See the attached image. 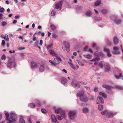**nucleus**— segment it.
<instances>
[{
	"label": "nucleus",
	"mask_w": 123,
	"mask_h": 123,
	"mask_svg": "<svg viewBox=\"0 0 123 123\" xmlns=\"http://www.w3.org/2000/svg\"><path fill=\"white\" fill-rule=\"evenodd\" d=\"M6 44L4 40H2V45L3 46H4Z\"/></svg>",
	"instance_id": "obj_51"
},
{
	"label": "nucleus",
	"mask_w": 123,
	"mask_h": 123,
	"mask_svg": "<svg viewBox=\"0 0 123 123\" xmlns=\"http://www.w3.org/2000/svg\"><path fill=\"white\" fill-rule=\"evenodd\" d=\"M97 55H96V56H97V57H96L95 58L91 60V61L92 62H95L94 63V64L95 65H97L98 64V62L97 61H99L100 59V58H99L100 56H101L103 55V54H97Z\"/></svg>",
	"instance_id": "obj_8"
},
{
	"label": "nucleus",
	"mask_w": 123,
	"mask_h": 123,
	"mask_svg": "<svg viewBox=\"0 0 123 123\" xmlns=\"http://www.w3.org/2000/svg\"><path fill=\"white\" fill-rule=\"evenodd\" d=\"M89 109L85 107L82 109L83 112L84 113H88L89 112Z\"/></svg>",
	"instance_id": "obj_19"
},
{
	"label": "nucleus",
	"mask_w": 123,
	"mask_h": 123,
	"mask_svg": "<svg viewBox=\"0 0 123 123\" xmlns=\"http://www.w3.org/2000/svg\"><path fill=\"white\" fill-rule=\"evenodd\" d=\"M55 11L54 10H52L51 12V15L52 16H54L55 15Z\"/></svg>",
	"instance_id": "obj_33"
},
{
	"label": "nucleus",
	"mask_w": 123,
	"mask_h": 123,
	"mask_svg": "<svg viewBox=\"0 0 123 123\" xmlns=\"http://www.w3.org/2000/svg\"><path fill=\"white\" fill-rule=\"evenodd\" d=\"M116 113H113L111 112H108L106 117H107L110 118L112 117L114 114H116Z\"/></svg>",
	"instance_id": "obj_18"
},
{
	"label": "nucleus",
	"mask_w": 123,
	"mask_h": 123,
	"mask_svg": "<svg viewBox=\"0 0 123 123\" xmlns=\"http://www.w3.org/2000/svg\"><path fill=\"white\" fill-rule=\"evenodd\" d=\"M19 18V16H18V15L15 16L14 17V18L16 19H18Z\"/></svg>",
	"instance_id": "obj_64"
},
{
	"label": "nucleus",
	"mask_w": 123,
	"mask_h": 123,
	"mask_svg": "<svg viewBox=\"0 0 123 123\" xmlns=\"http://www.w3.org/2000/svg\"><path fill=\"white\" fill-rule=\"evenodd\" d=\"M101 1L100 0H97L96 1L95 3V5L96 6H98L100 4Z\"/></svg>",
	"instance_id": "obj_28"
},
{
	"label": "nucleus",
	"mask_w": 123,
	"mask_h": 123,
	"mask_svg": "<svg viewBox=\"0 0 123 123\" xmlns=\"http://www.w3.org/2000/svg\"><path fill=\"white\" fill-rule=\"evenodd\" d=\"M38 64L32 61L31 64V67L32 68H36L38 66Z\"/></svg>",
	"instance_id": "obj_15"
},
{
	"label": "nucleus",
	"mask_w": 123,
	"mask_h": 123,
	"mask_svg": "<svg viewBox=\"0 0 123 123\" xmlns=\"http://www.w3.org/2000/svg\"><path fill=\"white\" fill-rule=\"evenodd\" d=\"M105 70L107 71H109L110 69V68L109 65H107L105 66Z\"/></svg>",
	"instance_id": "obj_31"
},
{
	"label": "nucleus",
	"mask_w": 123,
	"mask_h": 123,
	"mask_svg": "<svg viewBox=\"0 0 123 123\" xmlns=\"http://www.w3.org/2000/svg\"><path fill=\"white\" fill-rule=\"evenodd\" d=\"M77 62L81 66H84L83 64L82 63V62H80L79 60H76Z\"/></svg>",
	"instance_id": "obj_37"
},
{
	"label": "nucleus",
	"mask_w": 123,
	"mask_h": 123,
	"mask_svg": "<svg viewBox=\"0 0 123 123\" xmlns=\"http://www.w3.org/2000/svg\"><path fill=\"white\" fill-rule=\"evenodd\" d=\"M102 87L104 88H106L107 89L106 92L107 93L110 94H112L113 92L111 91L112 87L109 86L107 85H103Z\"/></svg>",
	"instance_id": "obj_7"
},
{
	"label": "nucleus",
	"mask_w": 123,
	"mask_h": 123,
	"mask_svg": "<svg viewBox=\"0 0 123 123\" xmlns=\"http://www.w3.org/2000/svg\"><path fill=\"white\" fill-rule=\"evenodd\" d=\"M52 120L53 122H54L57 120L55 116L54 115H52L51 116Z\"/></svg>",
	"instance_id": "obj_29"
},
{
	"label": "nucleus",
	"mask_w": 123,
	"mask_h": 123,
	"mask_svg": "<svg viewBox=\"0 0 123 123\" xmlns=\"http://www.w3.org/2000/svg\"><path fill=\"white\" fill-rule=\"evenodd\" d=\"M105 65V62L103 61H101L100 62L98 66L101 68L103 67Z\"/></svg>",
	"instance_id": "obj_26"
},
{
	"label": "nucleus",
	"mask_w": 123,
	"mask_h": 123,
	"mask_svg": "<svg viewBox=\"0 0 123 123\" xmlns=\"http://www.w3.org/2000/svg\"><path fill=\"white\" fill-rule=\"evenodd\" d=\"M15 115L13 113H12L11 114L10 117L8 120V123H16L15 118Z\"/></svg>",
	"instance_id": "obj_4"
},
{
	"label": "nucleus",
	"mask_w": 123,
	"mask_h": 123,
	"mask_svg": "<svg viewBox=\"0 0 123 123\" xmlns=\"http://www.w3.org/2000/svg\"><path fill=\"white\" fill-rule=\"evenodd\" d=\"M76 112L75 111H71L68 114V116L71 119H73L75 118L76 114Z\"/></svg>",
	"instance_id": "obj_6"
},
{
	"label": "nucleus",
	"mask_w": 123,
	"mask_h": 123,
	"mask_svg": "<svg viewBox=\"0 0 123 123\" xmlns=\"http://www.w3.org/2000/svg\"><path fill=\"white\" fill-rule=\"evenodd\" d=\"M52 38H58V36L55 33H53L52 35Z\"/></svg>",
	"instance_id": "obj_35"
},
{
	"label": "nucleus",
	"mask_w": 123,
	"mask_h": 123,
	"mask_svg": "<svg viewBox=\"0 0 123 123\" xmlns=\"http://www.w3.org/2000/svg\"><path fill=\"white\" fill-rule=\"evenodd\" d=\"M25 49V48L24 47H19L18 48V49L19 50H21L23 49Z\"/></svg>",
	"instance_id": "obj_57"
},
{
	"label": "nucleus",
	"mask_w": 123,
	"mask_h": 123,
	"mask_svg": "<svg viewBox=\"0 0 123 123\" xmlns=\"http://www.w3.org/2000/svg\"><path fill=\"white\" fill-rule=\"evenodd\" d=\"M8 66L10 68L14 67L15 65L14 58L13 56L8 57Z\"/></svg>",
	"instance_id": "obj_2"
},
{
	"label": "nucleus",
	"mask_w": 123,
	"mask_h": 123,
	"mask_svg": "<svg viewBox=\"0 0 123 123\" xmlns=\"http://www.w3.org/2000/svg\"><path fill=\"white\" fill-rule=\"evenodd\" d=\"M98 109L99 110H102L103 109V106L101 105H99L98 106Z\"/></svg>",
	"instance_id": "obj_36"
},
{
	"label": "nucleus",
	"mask_w": 123,
	"mask_h": 123,
	"mask_svg": "<svg viewBox=\"0 0 123 123\" xmlns=\"http://www.w3.org/2000/svg\"><path fill=\"white\" fill-rule=\"evenodd\" d=\"M99 94L100 95L102 96L105 98H106L107 97L106 94L102 92H99Z\"/></svg>",
	"instance_id": "obj_23"
},
{
	"label": "nucleus",
	"mask_w": 123,
	"mask_h": 123,
	"mask_svg": "<svg viewBox=\"0 0 123 123\" xmlns=\"http://www.w3.org/2000/svg\"><path fill=\"white\" fill-rule=\"evenodd\" d=\"M97 99L99 102L100 103L102 104H103L104 103L103 100L101 97H98L97 98Z\"/></svg>",
	"instance_id": "obj_22"
},
{
	"label": "nucleus",
	"mask_w": 123,
	"mask_h": 123,
	"mask_svg": "<svg viewBox=\"0 0 123 123\" xmlns=\"http://www.w3.org/2000/svg\"><path fill=\"white\" fill-rule=\"evenodd\" d=\"M115 77L117 79H119L120 78L121 79L123 80V73L122 74L120 73L119 76L114 74Z\"/></svg>",
	"instance_id": "obj_16"
},
{
	"label": "nucleus",
	"mask_w": 123,
	"mask_h": 123,
	"mask_svg": "<svg viewBox=\"0 0 123 123\" xmlns=\"http://www.w3.org/2000/svg\"><path fill=\"white\" fill-rule=\"evenodd\" d=\"M68 63L69 64L70 67L74 70L77 69L79 67V66L78 65H76V66L75 65L72 64V60L71 59L69 60V61L68 62Z\"/></svg>",
	"instance_id": "obj_12"
},
{
	"label": "nucleus",
	"mask_w": 123,
	"mask_h": 123,
	"mask_svg": "<svg viewBox=\"0 0 123 123\" xmlns=\"http://www.w3.org/2000/svg\"><path fill=\"white\" fill-rule=\"evenodd\" d=\"M85 14L88 17H90L92 15V13L90 11H89L86 12Z\"/></svg>",
	"instance_id": "obj_25"
},
{
	"label": "nucleus",
	"mask_w": 123,
	"mask_h": 123,
	"mask_svg": "<svg viewBox=\"0 0 123 123\" xmlns=\"http://www.w3.org/2000/svg\"><path fill=\"white\" fill-rule=\"evenodd\" d=\"M4 39L6 40V41L8 42L9 40V39L8 37V36L7 34L5 35V37H4Z\"/></svg>",
	"instance_id": "obj_34"
},
{
	"label": "nucleus",
	"mask_w": 123,
	"mask_h": 123,
	"mask_svg": "<svg viewBox=\"0 0 123 123\" xmlns=\"http://www.w3.org/2000/svg\"><path fill=\"white\" fill-rule=\"evenodd\" d=\"M86 55H85V54H84V56L85 57H86L88 59H90L92 57V56L91 55V54H86Z\"/></svg>",
	"instance_id": "obj_32"
},
{
	"label": "nucleus",
	"mask_w": 123,
	"mask_h": 123,
	"mask_svg": "<svg viewBox=\"0 0 123 123\" xmlns=\"http://www.w3.org/2000/svg\"><path fill=\"white\" fill-rule=\"evenodd\" d=\"M88 46H86L84 48V51L86 50L88 48Z\"/></svg>",
	"instance_id": "obj_55"
},
{
	"label": "nucleus",
	"mask_w": 123,
	"mask_h": 123,
	"mask_svg": "<svg viewBox=\"0 0 123 123\" xmlns=\"http://www.w3.org/2000/svg\"><path fill=\"white\" fill-rule=\"evenodd\" d=\"M63 3V0H61L59 1L55 5V8L57 9H60L61 10L62 8V6Z\"/></svg>",
	"instance_id": "obj_9"
},
{
	"label": "nucleus",
	"mask_w": 123,
	"mask_h": 123,
	"mask_svg": "<svg viewBox=\"0 0 123 123\" xmlns=\"http://www.w3.org/2000/svg\"><path fill=\"white\" fill-rule=\"evenodd\" d=\"M55 112L56 113H58L60 112V114L63 117L65 116V114L64 111L62 110L60 108H58L55 110Z\"/></svg>",
	"instance_id": "obj_10"
},
{
	"label": "nucleus",
	"mask_w": 123,
	"mask_h": 123,
	"mask_svg": "<svg viewBox=\"0 0 123 123\" xmlns=\"http://www.w3.org/2000/svg\"><path fill=\"white\" fill-rule=\"evenodd\" d=\"M49 52L50 54H56L55 52L53 50H49Z\"/></svg>",
	"instance_id": "obj_39"
},
{
	"label": "nucleus",
	"mask_w": 123,
	"mask_h": 123,
	"mask_svg": "<svg viewBox=\"0 0 123 123\" xmlns=\"http://www.w3.org/2000/svg\"><path fill=\"white\" fill-rule=\"evenodd\" d=\"M41 111L42 112L44 113H46V111L45 109H42L41 110Z\"/></svg>",
	"instance_id": "obj_52"
},
{
	"label": "nucleus",
	"mask_w": 123,
	"mask_h": 123,
	"mask_svg": "<svg viewBox=\"0 0 123 123\" xmlns=\"http://www.w3.org/2000/svg\"><path fill=\"white\" fill-rule=\"evenodd\" d=\"M1 25L2 26H4L6 25L7 24V23L5 21H2L1 22Z\"/></svg>",
	"instance_id": "obj_41"
},
{
	"label": "nucleus",
	"mask_w": 123,
	"mask_h": 123,
	"mask_svg": "<svg viewBox=\"0 0 123 123\" xmlns=\"http://www.w3.org/2000/svg\"><path fill=\"white\" fill-rule=\"evenodd\" d=\"M84 87H85L86 89L88 90H89L90 89V88L89 87L85 86H84Z\"/></svg>",
	"instance_id": "obj_63"
},
{
	"label": "nucleus",
	"mask_w": 123,
	"mask_h": 123,
	"mask_svg": "<svg viewBox=\"0 0 123 123\" xmlns=\"http://www.w3.org/2000/svg\"><path fill=\"white\" fill-rule=\"evenodd\" d=\"M57 119L59 120H61L62 119V117L60 116H57Z\"/></svg>",
	"instance_id": "obj_43"
},
{
	"label": "nucleus",
	"mask_w": 123,
	"mask_h": 123,
	"mask_svg": "<svg viewBox=\"0 0 123 123\" xmlns=\"http://www.w3.org/2000/svg\"><path fill=\"white\" fill-rule=\"evenodd\" d=\"M44 68L43 66L42 65L40 66L39 68V71L40 72H42L44 70Z\"/></svg>",
	"instance_id": "obj_30"
},
{
	"label": "nucleus",
	"mask_w": 123,
	"mask_h": 123,
	"mask_svg": "<svg viewBox=\"0 0 123 123\" xmlns=\"http://www.w3.org/2000/svg\"><path fill=\"white\" fill-rule=\"evenodd\" d=\"M3 15L1 13H0V19H3Z\"/></svg>",
	"instance_id": "obj_56"
},
{
	"label": "nucleus",
	"mask_w": 123,
	"mask_h": 123,
	"mask_svg": "<svg viewBox=\"0 0 123 123\" xmlns=\"http://www.w3.org/2000/svg\"><path fill=\"white\" fill-rule=\"evenodd\" d=\"M4 9L3 8H2L0 9V12H2L4 11Z\"/></svg>",
	"instance_id": "obj_53"
},
{
	"label": "nucleus",
	"mask_w": 123,
	"mask_h": 123,
	"mask_svg": "<svg viewBox=\"0 0 123 123\" xmlns=\"http://www.w3.org/2000/svg\"><path fill=\"white\" fill-rule=\"evenodd\" d=\"M49 62L51 63V65H54V62L50 60H49Z\"/></svg>",
	"instance_id": "obj_59"
},
{
	"label": "nucleus",
	"mask_w": 123,
	"mask_h": 123,
	"mask_svg": "<svg viewBox=\"0 0 123 123\" xmlns=\"http://www.w3.org/2000/svg\"><path fill=\"white\" fill-rule=\"evenodd\" d=\"M113 42L114 45H116L119 42L118 38L116 37H114L113 39Z\"/></svg>",
	"instance_id": "obj_14"
},
{
	"label": "nucleus",
	"mask_w": 123,
	"mask_h": 123,
	"mask_svg": "<svg viewBox=\"0 0 123 123\" xmlns=\"http://www.w3.org/2000/svg\"><path fill=\"white\" fill-rule=\"evenodd\" d=\"M36 33H35V34H34L33 35V37H33L32 40L33 41H36L37 40V38L36 37H35V34H36Z\"/></svg>",
	"instance_id": "obj_46"
},
{
	"label": "nucleus",
	"mask_w": 123,
	"mask_h": 123,
	"mask_svg": "<svg viewBox=\"0 0 123 123\" xmlns=\"http://www.w3.org/2000/svg\"><path fill=\"white\" fill-rule=\"evenodd\" d=\"M113 49L115 51H117L118 50L116 46L114 47Z\"/></svg>",
	"instance_id": "obj_54"
},
{
	"label": "nucleus",
	"mask_w": 123,
	"mask_h": 123,
	"mask_svg": "<svg viewBox=\"0 0 123 123\" xmlns=\"http://www.w3.org/2000/svg\"><path fill=\"white\" fill-rule=\"evenodd\" d=\"M64 44L65 45V47L66 48V50L68 51H70L69 48L70 47L69 43L68 42H65L64 43Z\"/></svg>",
	"instance_id": "obj_13"
},
{
	"label": "nucleus",
	"mask_w": 123,
	"mask_h": 123,
	"mask_svg": "<svg viewBox=\"0 0 123 123\" xmlns=\"http://www.w3.org/2000/svg\"><path fill=\"white\" fill-rule=\"evenodd\" d=\"M82 9V7L80 6H78L76 7V9L77 11H80Z\"/></svg>",
	"instance_id": "obj_38"
},
{
	"label": "nucleus",
	"mask_w": 123,
	"mask_h": 123,
	"mask_svg": "<svg viewBox=\"0 0 123 123\" xmlns=\"http://www.w3.org/2000/svg\"><path fill=\"white\" fill-rule=\"evenodd\" d=\"M84 93L83 91H81L78 92L77 96L80 97V99L82 102H86L87 101L88 99L87 97L85 96H83Z\"/></svg>",
	"instance_id": "obj_3"
},
{
	"label": "nucleus",
	"mask_w": 123,
	"mask_h": 123,
	"mask_svg": "<svg viewBox=\"0 0 123 123\" xmlns=\"http://www.w3.org/2000/svg\"><path fill=\"white\" fill-rule=\"evenodd\" d=\"M43 41L42 40H40L39 44L40 45H42L43 43Z\"/></svg>",
	"instance_id": "obj_58"
},
{
	"label": "nucleus",
	"mask_w": 123,
	"mask_h": 123,
	"mask_svg": "<svg viewBox=\"0 0 123 123\" xmlns=\"http://www.w3.org/2000/svg\"><path fill=\"white\" fill-rule=\"evenodd\" d=\"M6 56L4 54H3L1 58L2 60H5L6 59Z\"/></svg>",
	"instance_id": "obj_50"
},
{
	"label": "nucleus",
	"mask_w": 123,
	"mask_h": 123,
	"mask_svg": "<svg viewBox=\"0 0 123 123\" xmlns=\"http://www.w3.org/2000/svg\"><path fill=\"white\" fill-rule=\"evenodd\" d=\"M29 105L32 108L35 107V104H34L31 103Z\"/></svg>",
	"instance_id": "obj_47"
},
{
	"label": "nucleus",
	"mask_w": 123,
	"mask_h": 123,
	"mask_svg": "<svg viewBox=\"0 0 123 123\" xmlns=\"http://www.w3.org/2000/svg\"><path fill=\"white\" fill-rule=\"evenodd\" d=\"M104 51L105 52H107L108 53L107 54H110V50L108 49L105 48L104 49Z\"/></svg>",
	"instance_id": "obj_42"
},
{
	"label": "nucleus",
	"mask_w": 123,
	"mask_h": 123,
	"mask_svg": "<svg viewBox=\"0 0 123 123\" xmlns=\"http://www.w3.org/2000/svg\"><path fill=\"white\" fill-rule=\"evenodd\" d=\"M107 111L106 110L104 111L101 112V113L102 114L104 115H106L107 116V113H108Z\"/></svg>",
	"instance_id": "obj_27"
},
{
	"label": "nucleus",
	"mask_w": 123,
	"mask_h": 123,
	"mask_svg": "<svg viewBox=\"0 0 123 123\" xmlns=\"http://www.w3.org/2000/svg\"><path fill=\"white\" fill-rule=\"evenodd\" d=\"M61 83L64 85H66L67 84V80L65 78H63L62 79Z\"/></svg>",
	"instance_id": "obj_17"
},
{
	"label": "nucleus",
	"mask_w": 123,
	"mask_h": 123,
	"mask_svg": "<svg viewBox=\"0 0 123 123\" xmlns=\"http://www.w3.org/2000/svg\"><path fill=\"white\" fill-rule=\"evenodd\" d=\"M117 18V16L114 15L112 16V18L111 17V18L116 24H120L121 22V20L120 19H116Z\"/></svg>",
	"instance_id": "obj_11"
},
{
	"label": "nucleus",
	"mask_w": 123,
	"mask_h": 123,
	"mask_svg": "<svg viewBox=\"0 0 123 123\" xmlns=\"http://www.w3.org/2000/svg\"><path fill=\"white\" fill-rule=\"evenodd\" d=\"M9 52L10 53H14L15 52V51L14 50H10L9 51Z\"/></svg>",
	"instance_id": "obj_61"
},
{
	"label": "nucleus",
	"mask_w": 123,
	"mask_h": 123,
	"mask_svg": "<svg viewBox=\"0 0 123 123\" xmlns=\"http://www.w3.org/2000/svg\"><path fill=\"white\" fill-rule=\"evenodd\" d=\"M106 43L108 45H110L111 44V42L110 41L107 40L106 41Z\"/></svg>",
	"instance_id": "obj_48"
},
{
	"label": "nucleus",
	"mask_w": 123,
	"mask_h": 123,
	"mask_svg": "<svg viewBox=\"0 0 123 123\" xmlns=\"http://www.w3.org/2000/svg\"><path fill=\"white\" fill-rule=\"evenodd\" d=\"M115 87L119 89L122 90L123 89V87L122 86H115Z\"/></svg>",
	"instance_id": "obj_40"
},
{
	"label": "nucleus",
	"mask_w": 123,
	"mask_h": 123,
	"mask_svg": "<svg viewBox=\"0 0 123 123\" xmlns=\"http://www.w3.org/2000/svg\"><path fill=\"white\" fill-rule=\"evenodd\" d=\"M17 21L16 20H14L13 21L12 23L13 24H15L17 23Z\"/></svg>",
	"instance_id": "obj_62"
},
{
	"label": "nucleus",
	"mask_w": 123,
	"mask_h": 123,
	"mask_svg": "<svg viewBox=\"0 0 123 123\" xmlns=\"http://www.w3.org/2000/svg\"><path fill=\"white\" fill-rule=\"evenodd\" d=\"M98 90V88L97 87H96L94 88V91L95 92H97Z\"/></svg>",
	"instance_id": "obj_60"
},
{
	"label": "nucleus",
	"mask_w": 123,
	"mask_h": 123,
	"mask_svg": "<svg viewBox=\"0 0 123 123\" xmlns=\"http://www.w3.org/2000/svg\"><path fill=\"white\" fill-rule=\"evenodd\" d=\"M86 82H78L75 80L73 81L71 83V84L73 86L78 88L80 87V86L86 85Z\"/></svg>",
	"instance_id": "obj_1"
},
{
	"label": "nucleus",
	"mask_w": 123,
	"mask_h": 123,
	"mask_svg": "<svg viewBox=\"0 0 123 123\" xmlns=\"http://www.w3.org/2000/svg\"><path fill=\"white\" fill-rule=\"evenodd\" d=\"M102 13L104 14H106L107 13V11L106 9H103L101 11Z\"/></svg>",
	"instance_id": "obj_21"
},
{
	"label": "nucleus",
	"mask_w": 123,
	"mask_h": 123,
	"mask_svg": "<svg viewBox=\"0 0 123 123\" xmlns=\"http://www.w3.org/2000/svg\"><path fill=\"white\" fill-rule=\"evenodd\" d=\"M52 56L54 55L56 57L55 58L54 60V65L55 66L56 65H58L59 64L60 62L59 61H61V59L60 57L57 55V54H52Z\"/></svg>",
	"instance_id": "obj_5"
},
{
	"label": "nucleus",
	"mask_w": 123,
	"mask_h": 123,
	"mask_svg": "<svg viewBox=\"0 0 123 123\" xmlns=\"http://www.w3.org/2000/svg\"><path fill=\"white\" fill-rule=\"evenodd\" d=\"M52 46V45L51 44L49 45L47 47V49H50L51 48Z\"/></svg>",
	"instance_id": "obj_49"
},
{
	"label": "nucleus",
	"mask_w": 123,
	"mask_h": 123,
	"mask_svg": "<svg viewBox=\"0 0 123 123\" xmlns=\"http://www.w3.org/2000/svg\"><path fill=\"white\" fill-rule=\"evenodd\" d=\"M92 47L97 49H98V47L97 46L96 44L95 43H93L92 44Z\"/></svg>",
	"instance_id": "obj_45"
},
{
	"label": "nucleus",
	"mask_w": 123,
	"mask_h": 123,
	"mask_svg": "<svg viewBox=\"0 0 123 123\" xmlns=\"http://www.w3.org/2000/svg\"><path fill=\"white\" fill-rule=\"evenodd\" d=\"M5 115L6 117V118L7 120H8L9 119V114L8 113H5Z\"/></svg>",
	"instance_id": "obj_44"
},
{
	"label": "nucleus",
	"mask_w": 123,
	"mask_h": 123,
	"mask_svg": "<svg viewBox=\"0 0 123 123\" xmlns=\"http://www.w3.org/2000/svg\"><path fill=\"white\" fill-rule=\"evenodd\" d=\"M50 27L51 30L53 31H55L57 28V27L54 25L52 24L50 25Z\"/></svg>",
	"instance_id": "obj_20"
},
{
	"label": "nucleus",
	"mask_w": 123,
	"mask_h": 123,
	"mask_svg": "<svg viewBox=\"0 0 123 123\" xmlns=\"http://www.w3.org/2000/svg\"><path fill=\"white\" fill-rule=\"evenodd\" d=\"M19 121L20 123H25V122L22 116L20 117Z\"/></svg>",
	"instance_id": "obj_24"
}]
</instances>
